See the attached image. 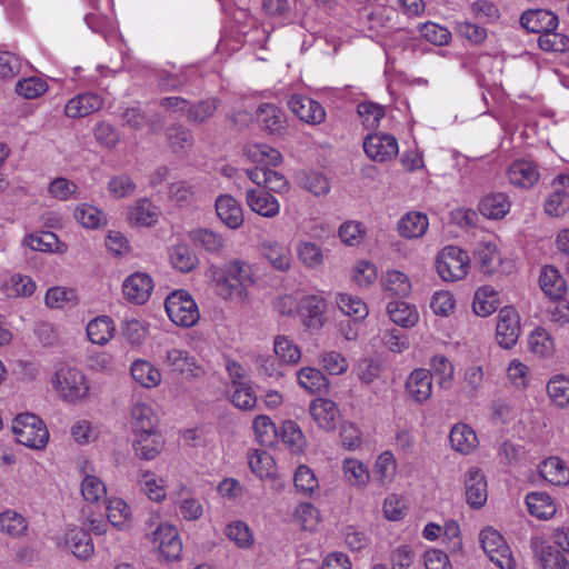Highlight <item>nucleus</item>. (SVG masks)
<instances>
[{
	"label": "nucleus",
	"mask_w": 569,
	"mask_h": 569,
	"mask_svg": "<svg viewBox=\"0 0 569 569\" xmlns=\"http://www.w3.org/2000/svg\"><path fill=\"white\" fill-rule=\"evenodd\" d=\"M390 319L403 328L413 327L418 321V312L415 307L403 301H392L387 307Z\"/></svg>",
	"instance_id": "obj_38"
},
{
	"label": "nucleus",
	"mask_w": 569,
	"mask_h": 569,
	"mask_svg": "<svg viewBox=\"0 0 569 569\" xmlns=\"http://www.w3.org/2000/svg\"><path fill=\"white\" fill-rule=\"evenodd\" d=\"M278 437H280L281 441L292 453L300 455L303 452L306 438L295 421H283L279 429Z\"/></svg>",
	"instance_id": "obj_35"
},
{
	"label": "nucleus",
	"mask_w": 569,
	"mask_h": 569,
	"mask_svg": "<svg viewBox=\"0 0 569 569\" xmlns=\"http://www.w3.org/2000/svg\"><path fill=\"white\" fill-rule=\"evenodd\" d=\"M48 192L61 201L78 199L79 197L77 184L62 177L56 178L49 183Z\"/></svg>",
	"instance_id": "obj_59"
},
{
	"label": "nucleus",
	"mask_w": 569,
	"mask_h": 569,
	"mask_svg": "<svg viewBox=\"0 0 569 569\" xmlns=\"http://www.w3.org/2000/svg\"><path fill=\"white\" fill-rule=\"evenodd\" d=\"M66 543L72 553L80 558L87 559L93 552V543L88 531L83 529H70L66 533Z\"/></svg>",
	"instance_id": "obj_33"
},
{
	"label": "nucleus",
	"mask_w": 569,
	"mask_h": 569,
	"mask_svg": "<svg viewBox=\"0 0 569 569\" xmlns=\"http://www.w3.org/2000/svg\"><path fill=\"white\" fill-rule=\"evenodd\" d=\"M164 443L166 440L160 431L148 432L136 436L132 448L140 460H153L162 452Z\"/></svg>",
	"instance_id": "obj_18"
},
{
	"label": "nucleus",
	"mask_w": 569,
	"mask_h": 569,
	"mask_svg": "<svg viewBox=\"0 0 569 569\" xmlns=\"http://www.w3.org/2000/svg\"><path fill=\"white\" fill-rule=\"evenodd\" d=\"M163 362L171 371L186 378H199L204 373L203 369L196 363L194 358L180 349L167 351Z\"/></svg>",
	"instance_id": "obj_14"
},
{
	"label": "nucleus",
	"mask_w": 569,
	"mask_h": 569,
	"mask_svg": "<svg viewBox=\"0 0 569 569\" xmlns=\"http://www.w3.org/2000/svg\"><path fill=\"white\" fill-rule=\"evenodd\" d=\"M298 379L300 386L311 393H320L328 390L329 380L318 369L310 367L302 368L298 372Z\"/></svg>",
	"instance_id": "obj_41"
},
{
	"label": "nucleus",
	"mask_w": 569,
	"mask_h": 569,
	"mask_svg": "<svg viewBox=\"0 0 569 569\" xmlns=\"http://www.w3.org/2000/svg\"><path fill=\"white\" fill-rule=\"evenodd\" d=\"M81 493L89 503H99L107 501V486L94 476H87L81 483Z\"/></svg>",
	"instance_id": "obj_49"
},
{
	"label": "nucleus",
	"mask_w": 569,
	"mask_h": 569,
	"mask_svg": "<svg viewBox=\"0 0 569 569\" xmlns=\"http://www.w3.org/2000/svg\"><path fill=\"white\" fill-rule=\"evenodd\" d=\"M109 523L123 531L131 528V509L124 500L120 498L109 499Z\"/></svg>",
	"instance_id": "obj_36"
},
{
	"label": "nucleus",
	"mask_w": 569,
	"mask_h": 569,
	"mask_svg": "<svg viewBox=\"0 0 569 569\" xmlns=\"http://www.w3.org/2000/svg\"><path fill=\"white\" fill-rule=\"evenodd\" d=\"M131 418L134 436L159 432L157 429L158 418L149 406L141 403L134 405L131 409Z\"/></svg>",
	"instance_id": "obj_26"
},
{
	"label": "nucleus",
	"mask_w": 569,
	"mask_h": 569,
	"mask_svg": "<svg viewBox=\"0 0 569 569\" xmlns=\"http://www.w3.org/2000/svg\"><path fill=\"white\" fill-rule=\"evenodd\" d=\"M309 411L321 429L327 431L336 429L340 412L332 400L327 398H317L311 401Z\"/></svg>",
	"instance_id": "obj_15"
},
{
	"label": "nucleus",
	"mask_w": 569,
	"mask_h": 569,
	"mask_svg": "<svg viewBox=\"0 0 569 569\" xmlns=\"http://www.w3.org/2000/svg\"><path fill=\"white\" fill-rule=\"evenodd\" d=\"M449 440L452 449L461 453H469L478 445L475 431L466 423H457L452 427Z\"/></svg>",
	"instance_id": "obj_30"
},
{
	"label": "nucleus",
	"mask_w": 569,
	"mask_h": 569,
	"mask_svg": "<svg viewBox=\"0 0 569 569\" xmlns=\"http://www.w3.org/2000/svg\"><path fill=\"white\" fill-rule=\"evenodd\" d=\"M261 254L269 261L271 267L278 271L284 272L291 267L290 251L277 242H263L261 244Z\"/></svg>",
	"instance_id": "obj_31"
},
{
	"label": "nucleus",
	"mask_w": 569,
	"mask_h": 569,
	"mask_svg": "<svg viewBox=\"0 0 569 569\" xmlns=\"http://www.w3.org/2000/svg\"><path fill=\"white\" fill-rule=\"evenodd\" d=\"M247 173L252 182L258 186H262L269 191L283 193L289 190L290 184L288 179L276 170L267 167H256L248 170Z\"/></svg>",
	"instance_id": "obj_17"
},
{
	"label": "nucleus",
	"mask_w": 569,
	"mask_h": 569,
	"mask_svg": "<svg viewBox=\"0 0 569 569\" xmlns=\"http://www.w3.org/2000/svg\"><path fill=\"white\" fill-rule=\"evenodd\" d=\"M547 392L556 406H569V379L562 376L551 378L547 383Z\"/></svg>",
	"instance_id": "obj_51"
},
{
	"label": "nucleus",
	"mask_w": 569,
	"mask_h": 569,
	"mask_svg": "<svg viewBox=\"0 0 569 569\" xmlns=\"http://www.w3.org/2000/svg\"><path fill=\"white\" fill-rule=\"evenodd\" d=\"M432 372L438 377V386L449 389L453 377V366L445 356H435L431 359Z\"/></svg>",
	"instance_id": "obj_57"
},
{
	"label": "nucleus",
	"mask_w": 569,
	"mask_h": 569,
	"mask_svg": "<svg viewBox=\"0 0 569 569\" xmlns=\"http://www.w3.org/2000/svg\"><path fill=\"white\" fill-rule=\"evenodd\" d=\"M23 243L34 251L56 252L59 250V239L51 231L30 233L24 237Z\"/></svg>",
	"instance_id": "obj_43"
},
{
	"label": "nucleus",
	"mask_w": 569,
	"mask_h": 569,
	"mask_svg": "<svg viewBox=\"0 0 569 569\" xmlns=\"http://www.w3.org/2000/svg\"><path fill=\"white\" fill-rule=\"evenodd\" d=\"M337 305L345 315L353 317L355 320H362L368 316L367 306L359 298L340 293L337 298Z\"/></svg>",
	"instance_id": "obj_55"
},
{
	"label": "nucleus",
	"mask_w": 569,
	"mask_h": 569,
	"mask_svg": "<svg viewBox=\"0 0 569 569\" xmlns=\"http://www.w3.org/2000/svg\"><path fill=\"white\" fill-rule=\"evenodd\" d=\"M507 173L512 184L525 188L531 187L539 179L537 166L526 160L512 162Z\"/></svg>",
	"instance_id": "obj_23"
},
{
	"label": "nucleus",
	"mask_w": 569,
	"mask_h": 569,
	"mask_svg": "<svg viewBox=\"0 0 569 569\" xmlns=\"http://www.w3.org/2000/svg\"><path fill=\"white\" fill-rule=\"evenodd\" d=\"M12 430L18 442L31 449H42L49 441L47 426L33 413L18 415L13 420Z\"/></svg>",
	"instance_id": "obj_2"
},
{
	"label": "nucleus",
	"mask_w": 569,
	"mask_h": 569,
	"mask_svg": "<svg viewBox=\"0 0 569 569\" xmlns=\"http://www.w3.org/2000/svg\"><path fill=\"white\" fill-rule=\"evenodd\" d=\"M526 503L530 515L539 519H549L556 513V507L547 493L531 492L527 495Z\"/></svg>",
	"instance_id": "obj_39"
},
{
	"label": "nucleus",
	"mask_w": 569,
	"mask_h": 569,
	"mask_svg": "<svg viewBox=\"0 0 569 569\" xmlns=\"http://www.w3.org/2000/svg\"><path fill=\"white\" fill-rule=\"evenodd\" d=\"M475 261L485 274H492L501 264V257L497 246L491 242L480 243L475 251Z\"/></svg>",
	"instance_id": "obj_28"
},
{
	"label": "nucleus",
	"mask_w": 569,
	"mask_h": 569,
	"mask_svg": "<svg viewBox=\"0 0 569 569\" xmlns=\"http://www.w3.org/2000/svg\"><path fill=\"white\" fill-rule=\"evenodd\" d=\"M545 209L549 216H562L569 210V194L565 190L556 189L547 199Z\"/></svg>",
	"instance_id": "obj_63"
},
{
	"label": "nucleus",
	"mask_w": 569,
	"mask_h": 569,
	"mask_svg": "<svg viewBox=\"0 0 569 569\" xmlns=\"http://www.w3.org/2000/svg\"><path fill=\"white\" fill-rule=\"evenodd\" d=\"M28 523L26 519L13 510H7L0 513V531L13 538L21 537L26 533Z\"/></svg>",
	"instance_id": "obj_46"
},
{
	"label": "nucleus",
	"mask_w": 569,
	"mask_h": 569,
	"mask_svg": "<svg viewBox=\"0 0 569 569\" xmlns=\"http://www.w3.org/2000/svg\"><path fill=\"white\" fill-rule=\"evenodd\" d=\"M536 556L543 569H569V561L557 548L543 541H532Z\"/></svg>",
	"instance_id": "obj_25"
},
{
	"label": "nucleus",
	"mask_w": 569,
	"mask_h": 569,
	"mask_svg": "<svg viewBox=\"0 0 569 569\" xmlns=\"http://www.w3.org/2000/svg\"><path fill=\"white\" fill-rule=\"evenodd\" d=\"M437 271L445 281H457L466 277L469 269V256L456 246H448L437 258Z\"/></svg>",
	"instance_id": "obj_5"
},
{
	"label": "nucleus",
	"mask_w": 569,
	"mask_h": 569,
	"mask_svg": "<svg viewBox=\"0 0 569 569\" xmlns=\"http://www.w3.org/2000/svg\"><path fill=\"white\" fill-rule=\"evenodd\" d=\"M510 203L505 193H492L480 202V211L483 216L500 219L509 211Z\"/></svg>",
	"instance_id": "obj_45"
},
{
	"label": "nucleus",
	"mask_w": 569,
	"mask_h": 569,
	"mask_svg": "<svg viewBox=\"0 0 569 569\" xmlns=\"http://www.w3.org/2000/svg\"><path fill=\"white\" fill-rule=\"evenodd\" d=\"M44 80L36 77L27 78L17 83V92L26 99H36L47 91Z\"/></svg>",
	"instance_id": "obj_64"
},
{
	"label": "nucleus",
	"mask_w": 569,
	"mask_h": 569,
	"mask_svg": "<svg viewBox=\"0 0 569 569\" xmlns=\"http://www.w3.org/2000/svg\"><path fill=\"white\" fill-rule=\"evenodd\" d=\"M58 396L68 403H78L89 395V383L84 373L78 368L63 366L51 380Z\"/></svg>",
	"instance_id": "obj_1"
},
{
	"label": "nucleus",
	"mask_w": 569,
	"mask_h": 569,
	"mask_svg": "<svg viewBox=\"0 0 569 569\" xmlns=\"http://www.w3.org/2000/svg\"><path fill=\"white\" fill-rule=\"evenodd\" d=\"M103 98L100 94L86 92L70 99L66 104V114L69 118H82L89 116L103 106Z\"/></svg>",
	"instance_id": "obj_19"
},
{
	"label": "nucleus",
	"mask_w": 569,
	"mask_h": 569,
	"mask_svg": "<svg viewBox=\"0 0 569 569\" xmlns=\"http://www.w3.org/2000/svg\"><path fill=\"white\" fill-rule=\"evenodd\" d=\"M480 542L489 559L500 569H512L515 560L502 535L493 529L486 528L480 532Z\"/></svg>",
	"instance_id": "obj_6"
},
{
	"label": "nucleus",
	"mask_w": 569,
	"mask_h": 569,
	"mask_svg": "<svg viewBox=\"0 0 569 569\" xmlns=\"http://www.w3.org/2000/svg\"><path fill=\"white\" fill-rule=\"evenodd\" d=\"M497 292L490 287H481L475 293L472 310L477 316L487 317L497 309Z\"/></svg>",
	"instance_id": "obj_44"
},
{
	"label": "nucleus",
	"mask_w": 569,
	"mask_h": 569,
	"mask_svg": "<svg viewBox=\"0 0 569 569\" xmlns=\"http://www.w3.org/2000/svg\"><path fill=\"white\" fill-rule=\"evenodd\" d=\"M102 211L91 204H81L74 210L77 221L87 229H96L102 220Z\"/></svg>",
	"instance_id": "obj_62"
},
{
	"label": "nucleus",
	"mask_w": 569,
	"mask_h": 569,
	"mask_svg": "<svg viewBox=\"0 0 569 569\" xmlns=\"http://www.w3.org/2000/svg\"><path fill=\"white\" fill-rule=\"evenodd\" d=\"M530 350L539 357H548L553 352V341L543 328H537L529 337Z\"/></svg>",
	"instance_id": "obj_58"
},
{
	"label": "nucleus",
	"mask_w": 569,
	"mask_h": 569,
	"mask_svg": "<svg viewBox=\"0 0 569 569\" xmlns=\"http://www.w3.org/2000/svg\"><path fill=\"white\" fill-rule=\"evenodd\" d=\"M247 202L252 211L262 217L273 218L279 213L278 200L264 189L248 190Z\"/></svg>",
	"instance_id": "obj_21"
},
{
	"label": "nucleus",
	"mask_w": 569,
	"mask_h": 569,
	"mask_svg": "<svg viewBox=\"0 0 569 569\" xmlns=\"http://www.w3.org/2000/svg\"><path fill=\"white\" fill-rule=\"evenodd\" d=\"M274 353L286 363H296L301 357L299 348L284 336L276 337Z\"/></svg>",
	"instance_id": "obj_61"
},
{
	"label": "nucleus",
	"mask_w": 569,
	"mask_h": 569,
	"mask_svg": "<svg viewBox=\"0 0 569 569\" xmlns=\"http://www.w3.org/2000/svg\"><path fill=\"white\" fill-rule=\"evenodd\" d=\"M406 391L418 403L427 401L432 393V373L422 368L413 370L407 379Z\"/></svg>",
	"instance_id": "obj_16"
},
{
	"label": "nucleus",
	"mask_w": 569,
	"mask_h": 569,
	"mask_svg": "<svg viewBox=\"0 0 569 569\" xmlns=\"http://www.w3.org/2000/svg\"><path fill=\"white\" fill-rule=\"evenodd\" d=\"M466 501L472 509H480L488 499V485L485 475L478 468H471L465 476Z\"/></svg>",
	"instance_id": "obj_10"
},
{
	"label": "nucleus",
	"mask_w": 569,
	"mask_h": 569,
	"mask_svg": "<svg viewBox=\"0 0 569 569\" xmlns=\"http://www.w3.org/2000/svg\"><path fill=\"white\" fill-rule=\"evenodd\" d=\"M249 467L259 478H269L274 473V460L267 451L254 450L249 458Z\"/></svg>",
	"instance_id": "obj_54"
},
{
	"label": "nucleus",
	"mask_w": 569,
	"mask_h": 569,
	"mask_svg": "<svg viewBox=\"0 0 569 569\" xmlns=\"http://www.w3.org/2000/svg\"><path fill=\"white\" fill-rule=\"evenodd\" d=\"M343 472L348 482L356 487L366 486L370 480L369 470L365 465L356 459H346L343 462Z\"/></svg>",
	"instance_id": "obj_53"
},
{
	"label": "nucleus",
	"mask_w": 569,
	"mask_h": 569,
	"mask_svg": "<svg viewBox=\"0 0 569 569\" xmlns=\"http://www.w3.org/2000/svg\"><path fill=\"white\" fill-rule=\"evenodd\" d=\"M253 430L262 446L271 447L278 439V429L268 416H258L253 421Z\"/></svg>",
	"instance_id": "obj_50"
},
{
	"label": "nucleus",
	"mask_w": 569,
	"mask_h": 569,
	"mask_svg": "<svg viewBox=\"0 0 569 569\" xmlns=\"http://www.w3.org/2000/svg\"><path fill=\"white\" fill-rule=\"evenodd\" d=\"M132 378L144 388H154L161 382V373L151 362L138 359L130 368Z\"/></svg>",
	"instance_id": "obj_32"
},
{
	"label": "nucleus",
	"mask_w": 569,
	"mask_h": 569,
	"mask_svg": "<svg viewBox=\"0 0 569 569\" xmlns=\"http://www.w3.org/2000/svg\"><path fill=\"white\" fill-rule=\"evenodd\" d=\"M520 335V319L518 312L512 307L500 309L497 322V341L505 348H512Z\"/></svg>",
	"instance_id": "obj_8"
},
{
	"label": "nucleus",
	"mask_w": 569,
	"mask_h": 569,
	"mask_svg": "<svg viewBox=\"0 0 569 569\" xmlns=\"http://www.w3.org/2000/svg\"><path fill=\"white\" fill-rule=\"evenodd\" d=\"M152 543L168 561L178 560L182 552V543L178 530L169 523H160L151 533Z\"/></svg>",
	"instance_id": "obj_7"
},
{
	"label": "nucleus",
	"mask_w": 569,
	"mask_h": 569,
	"mask_svg": "<svg viewBox=\"0 0 569 569\" xmlns=\"http://www.w3.org/2000/svg\"><path fill=\"white\" fill-rule=\"evenodd\" d=\"M168 317L183 328L194 326L199 320V310L192 297L184 290L172 291L164 301Z\"/></svg>",
	"instance_id": "obj_3"
},
{
	"label": "nucleus",
	"mask_w": 569,
	"mask_h": 569,
	"mask_svg": "<svg viewBox=\"0 0 569 569\" xmlns=\"http://www.w3.org/2000/svg\"><path fill=\"white\" fill-rule=\"evenodd\" d=\"M326 307L325 299L318 296H308L302 300V308L307 316L306 323L309 328L319 329L323 326Z\"/></svg>",
	"instance_id": "obj_42"
},
{
	"label": "nucleus",
	"mask_w": 569,
	"mask_h": 569,
	"mask_svg": "<svg viewBox=\"0 0 569 569\" xmlns=\"http://www.w3.org/2000/svg\"><path fill=\"white\" fill-rule=\"evenodd\" d=\"M220 102V99L212 97L196 103H189L186 118L192 124H202L214 116Z\"/></svg>",
	"instance_id": "obj_29"
},
{
	"label": "nucleus",
	"mask_w": 569,
	"mask_h": 569,
	"mask_svg": "<svg viewBox=\"0 0 569 569\" xmlns=\"http://www.w3.org/2000/svg\"><path fill=\"white\" fill-rule=\"evenodd\" d=\"M164 134L170 150L176 154H188L194 144L191 129L181 123L170 124Z\"/></svg>",
	"instance_id": "obj_20"
},
{
	"label": "nucleus",
	"mask_w": 569,
	"mask_h": 569,
	"mask_svg": "<svg viewBox=\"0 0 569 569\" xmlns=\"http://www.w3.org/2000/svg\"><path fill=\"white\" fill-rule=\"evenodd\" d=\"M428 224V218L426 214L418 211H411L400 219L398 223V231L403 238H420L426 233Z\"/></svg>",
	"instance_id": "obj_27"
},
{
	"label": "nucleus",
	"mask_w": 569,
	"mask_h": 569,
	"mask_svg": "<svg viewBox=\"0 0 569 569\" xmlns=\"http://www.w3.org/2000/svg\"><path fill=\"white\" fill-rule=\"evenodd\" d=\"M538 44L543 51L567 52L569 51V37L565 33L547 31L538 38Z\"/></svg>",
	"instance_id": "obj_56"
},
{
	"label": "nucleus",
	"mask_w": 569,
	"mask_h": 569,
	"mask_svg": "<svg viewBox=\"0 0 569 569\" xmlns=\"http://www.w3.org/2000/svg\"><path fill=\"white\" fill-rule=\"evenodd\" d=\"M153 289V281L148 273L134 272L122 284L124 298L134 305H143L148 301Z\"/></svg>",
	"instance_id": "obj_11"
},
{
	"label": "nucleus",
	"mask_w": 569,
	"mask_h": 569,
	"mask_svg": "<svg viewBox=\"0 0 569 569\" xmlns=\"http://www.w3.org/2000/svg\"><path fill=\"white\" fill-rule=\"evenodd\" d=\"M296 489L305 496H312L319 490V482L315 472L306 465H300L293 478Z\"/></svg>",
	"instance_id": "obj_52"
},
{
	"label": "nucleus",
	"mask_w": 569,
	"mask_h": 569,
	"mask_svg": "<svg viewBox=\"0 0 569 569\" xmlns=\"http://www.w3.org/2000/svg\"><path fill=\"white\" fill-rule=\"evenodd\" d=\"M189 237L196 244L201 246L209 252L219 253L224 247L222 237L209 229L192 230Z\"/></svg>",
	"instance_id": "obj_48"
},
{
	"label": "nucleus",
	"mask_w": 569,
	"mask_h": 569,
	"mask_svg": "<svg viewBox=\"0 0 569 569\" xmlns=\"http://www.w3.org/2000/svg\"><path fill=\"white\" fill-rule=\"evenodd\" d=\"M46 303L50 308H63L68 305L74 306L77 303L76 292L63 287L50 288L46 293Z\"/></svg>",
	"instance_id": "obj_60"
},
{
	"label": "nucleus",
	"mask_w": 569,
	"mask_h": 569,
	"mask_svg": "<svg viewBox=\"0 0 569 569\" xmlns=\"http://www.w3.org/2000/svg\"><path fill=\"white\" fill-rule=\"evenodd\" d=\"M263 129L270 133H281L286 129L284 114L273 104H264L259 109Z\"/></svg>",
	"instance_id": "obj_47"
},
{
	"label": "nucleus",
	"mask_w": 569,
	"mask_h": 569,
	"mask_svg": "<svg viewBox=\"0 0 569 569\" xmlns=\"http://www.w3.org/2000/svg\"><path fill=\"white\" fill-rule=\"evenodd\" d=\"M247 280H250L249 266L241 260H232L226 264L223 274L217 280V292L223 299L241 297Z\"/></svg>",
	"instance_id": "obj_4"
},
{
	"label": "nucleus",
	"mask_w": 569,
	"mask_h": 569,
	"mask_svg": "<svg viewBox=\"0 0 569 569\" xmlns=\"http://www.w3.org/2000/svg\"><path fill=\"white\" fill-rule=\"evenodd\" d=\"M540 476L556 486H566L569 482V469L558 457L546 459L540 468Z\"/></svg>",
	"instance_id": "obj_34"
},
{
	"label": "nucleus",
	"mask_w": 569,
	"mask_h": 569,
	"mask_svg": "<svg viewBox=\"0 0 569 569\" xmlns=\"http://www.w3.org/2000/svg\"><path fill=\"white\" fill-rule=\"evenodd\" d=\"M520 24L529 32L543 34L557 30L559 19L550 10L530 9L521 14Z\"/></svg>",
	"instance_id": "obj_13"
},
{
	"label": "nucleus",
	"mask_w": 569,
	"mask_h": 569,
	"mask_svg": "<svg viewBox=\"0 0 569 569\" xmlns=\"http://www.w3.org/2000/svg\"><path fill=\"white\" fill-rule=\"evenodd\" d=\"M539 283L543 292L555 299L560 300L567 291V284L558 269L547 266L540 274Z\"/></svg>",
	"instance_id": "obj_24"
},
{
	"label": "nucleus",
	"mask_w": 569,
	"mask_h": 569,
	"mask_svg": "<svg viewBox=\"0 0 569 569\" xmlns=\"http://www.w3.org/2000/svg\"><path fill=\"white\" fill-rule=\"evenodd\" d=\"M216 211L220 220L230 229H238L243 223V212L238 201L229 194L216 200Z\"/></svg>",
	"instance_id": "obj_22"
},
{
	"label": "nucleus",
	"mask_w": 569,
	"mask_h": 569,
	"mask_svg": "<svg viewBox=\"0 0 569 569\" xmlns=\"http://www.w3.org/2000/svg\"><path fill=\"white\" fill-rule=\"evenodd\" d=\"M363 150L372 160L383 162L398 154V142L391 134L372 133L366 137Z\"/></svg>",
	"instance_id": "obj_9"
},
{
	"label": "nucleus",
	"mask_w": 569,
	"mask_h": 569,
	"mask_svg": "<svg viewBox=\"0 0 569 569\" xmlns=\"http://www.w3.org/2000/svg\"><path fill=\"white\" fill-rule=\"evenodd\" d=\"M170 261L173 268L181 272H190L194 270L199 263V259L193 250L182 243L171 249Z\"/></svg>",
	"instance_id": "obj_40"
},
{
	"label": "nucleus",
	"mask_w": 569,
	"mask_h": 569,
	"mask_svg": "<svg viewBox=\"0 0 569 569\" xmlns=\"http://www.w3.org/2000/svg\"><path fill=\"white\" fill-rule=\"evenodd\" d=\"M287 104L293 114L307 123H321L326 118L322 106L306 96L293 94L289 98Z\"/></svg>",
	"instance_id": "obj_12"
},
{
	"label": "nucleus",
	"mask_w": 569,
	"mask_h": 569,
	"mask_svg": "<svg viewBox=\"0 0 569 569\" xmlns=\"http://www.w3.org/2000/svg\"><path fill=\"white\" fill-rule=\"evenodd\" d=\"M382 287L391 297L403 298L411 291V283L408 277L397 270L388 271L381 278Z\"/></svg>",
	"instance_id": "obj_37"
}]
</instances>
